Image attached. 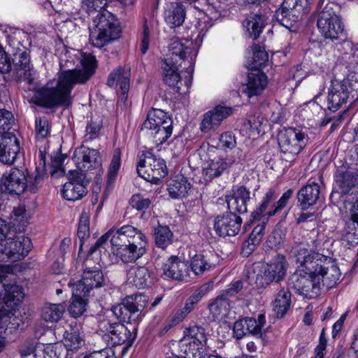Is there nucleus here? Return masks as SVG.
<instances>
[{
    "mask_svg": "<svg viewBox=\"0 0 358 358\" xmlns=\"http://www.w3.org/2000/svg\"><path fill=\"white\" fill-rule=\"evenodd\" d=\"M43 176L39 173L29 176L27 169L12 168L5 172L1 178V189L8 194L20 195L25 192L34 194Z\"/></svg>",
    "mask_w": 358,
    "mask_h": 358,
    "instance_id": "4",
    "label": "nucleus"
},
{
    "mask_svg": "<svg viewBox=\"0 0 358 358\" xmlns=\"http://www.w3.org/2000/svg\"><path fill=\"white\" fill-rule=\"evenodd\" d=\"M275 192L273 189H269L262 198V201L256 210L252 214L253 221L264 220L268 221V219H264L266 215V210L268 206L275 199Z\"/></svg>",
    "mask_w": 358,
    "mask_h": 358,
    "instance_id": "42",
    "label": "nucleus"
},
{
    "mask_svg": "<svg viewBox=\"0 0 358 358\" xmlns=\"http://www.w3.org/2000/svg\"><path fill=\"white\" fill-rule=\"evenodd\" d=\"M357 184L358 172L355 169L344 164L338 167L335 176V185L341 194H348Z\"/></svg>",
    "mask_w": 358,
    "mask_h": 358,
    "instance_id": "22",
    "label": "nucleus"
},
{
    "mask_svg": "<svg viewBox=\"0 0 358 358\" xmlns=\"http://www.w3.org/2000/svg\"><path fill=\"white\" fill-rule=\"evenodd\" d=\"M310 255L311 260L306 261L304 267L315 275L320 290L322 285L328 289L334 287L341 277L340 269L335 262L316 250L310 252Z\"/></svg>",
    "mask_w": 358,
    "mask_h": 358,
    "instance_id": "3",
    "label": "nucleus"
},
{
    "mask_svg": "<svg viewBox=\"0 0 358 358\" xmlns=\"http://www.w3.org/2000/svg\"><path fill=\"white\" fill-rule=\"evenodd\" d=\"M236 145L235 136L232 133L225 132L220 136L218 146L222 149H232Z\"/></svg>",
    "mask_w": 358,
    "mask_h": 358,
    "instance_id": "58",
    "label": "nucleus"
},
{
    "mask_svg": "<svg viewBox=\"0 0 358 358\" xmlns=\"http://www.w3.org/2000/svg\"><path fill=\"white\" fill-rule=\"evenodd\" d=\"M35 132L37 138H44L49 133L48 122L46 118L37 117L35 121Z\"/></svg>",
    "mask_w": 358,
    "mask_h": 358,
    "instance_id": "59",
    "label": "nucleus"
},
{
    "mask_svg": "<svg viewBox=\"0 0 358 358\" xmlns=\"http://www.w3.org/2000/svg\"><path fill=\"white\" fill-rule=\"evenodd\" d=\"M207 288L201 287L196 289L187 300L185 304V311L191 312L194 306L206 294Z\"/></svg>",
    "mask_w": 358,
    "mask_h": 358,
    "instance_id": "52",
    "label": "nucleus"
},
{
    "mask_svg": "<svg viewBox=\"0 0 358 358\" xmlns=\"http://www.w3.org/2000/svg\"><path fill=\"white\" fill-rule=\"evenodd\" d=\"M163 273L176 280H185L188 277V267L185 261L177 256L170 257L162 266Z\"/></svg>",
    "mask_w": 358,
    "mask_h": 358,
    "instance_id": "29",
    "label": "nucleus"
},
{
    "mask_svg": "<svg viewBox=\"0 0 358 358\" xmlns=\"http://www.w3.org/2000/svg\"><path fill=\"white\" fill-rule=\"evenodd\" d=\"M137 173L145 180L157 183L167 175L168 170L163 159L148 151L141 157L137 165Z\"/></svg>",
    "mask_w": 358,
    "mask_h": 358,
    "instance_id": "11",
    "label": "nucleus"
},
{
    "mask_svg": "<svg viewBox=\"0 0 358 358\" xmlns=\"http://www.w3.org/2000/svg\"><path fill=\"white\" fill-rule=\"evenodd\" d=\"M198 338L199 340L204 341V338H206V332L203 327L201 326H193L187 329V334L184 338Z\"/></svg>",
    "mask_w": 358,
    "mask_h": 358,
    "instance_id": "63",
    "label": "nucleus"
},
{
    "mask_svg": "<svg viewBox=\"0 0 358 358\" xmlns=\"http://www.w3.org/2000/svg\"><path fill=\"white\" fill-rule=\"evenodd\" d=\"M90 211L83 210L80 216L77 232L78 237L80 239V250L82 249L85 240L89 238L90 235Z\"/></svg>",
    "mask_w": 358,
    "mask_h": 358,
    "instance_id": "44",
    "label": "nucleus"
},
{
    "mask_svg": "<svg viewBox=\"0 0 358 358\" xmlns=\"http://www.w3.org/2000/svg\"><path fill=\"white\" fill-rule=\"evenodd\" d=\"M252 53L253 65L255 68H261L268 60L267 52L259 45L255 44L252 46Z\"/></svg>",
    "mask_w": 358,
    "mask_h": 358,
    "instance_id": "51",
    "label": "nucleus"
},
{
    "mask_svg": "<svg viewBox=\"0 0 358 358\" xmlns=\"http://www.w3.org/2000/svg\"><path fill=\"white\" fill-rule=\"evenodd\" d=\"M64 345L68 352L78 350L83 345V340L77 329L71 328L66 331L64 337Z\"/></svg>",
    "mask_w": 358,
    "mask_h": 358,
    "instance_id": "43",
    "label": "nucleus"
},
{
    "mask_svg": "<svg viewBox=\"0 0 358 358\" xmlns=\"http://www.w3.org/2000/svg\"><path fill=\"white\" fill-rule=\"evenodd\" d=\"M69 181L66 182L62 189L64 198L69 201H76L87 194V188L83 184V176L76 171H69Z\"/></svg>",
    "mask_w": 358,
    "mask_h": 358,
    "instance_id": "20",
    "label": "nucleus"
},
{
    "mask_svg": "<svg viewBox=\"0 0 358 358\" xmlns=\"http://www.w3.org/2000/svg\"><path fill=\"white\" fill-rule=\"evenodd\" d=\"M265 17L259 13L249 15L243 22V26L248 31L250 37L257 39L265 25Z\"/></svg>",
    "mask_w": 358,
    "mask_h": 358,
    "instance_id": "39",
    "label": "nucleus"
},
{
    "mask_svg": "<svg viewBox=\"0 0 358 358\" xmlns=\"http://www.w3.org/2000/svg\"><path fill=\"white\" fill-rule=\"evenodd\" d=\"M345 44L350 48L351 51L350 54H345V58L348 59V64L347 65V68L350 69H357L358 67V45H352V44L347 41L345 42Z\"/></svg>",
    "mask_w": 358,
    "mask_h": 358,
    "instance_id": "56",
    "label": "nucleus"
},
{
    "mask_svg": "<svg viewBox=\"0 0 358 358\" xmlns=\"http://www.w3.org/2000/svg\"><path fill=\"white\" fill-rule=\"evenodd\" d=\"M338 4L329 2L318 15L317 27L321 34L331 41L338 40L344 36V27L338 15Z\"/></svg>",
    "mask_w": 358,
    "mask_h": 358,
    "instance_id": "9",
    "label": "nucleus"
},
{
    "mask_svg": "<svg viewBox=\"0 0 358 358\" xmlns=\"http://www.w3.org/2000/svg\"><path fill=\"white\" fill-rule=\"evenodd\" d=\"M14 123V117L13 114L5 109H0V133H8L13 124Z\"/></svg>",
    "mask_w": 358,
    "mask_h": 358,
    "instance_id": "54",
    "label": "nucleus"
},
{
    "mask_svg": "<svg viewBox=\"0 0 358 358\" xmlns=\"http://www.w3.org/2000/svg\"><path fill=\"white\" fill-rule=\"evenodd\" d=\"M103 285V274L101 270L98 267L85 269L80 280L76 281L71 279L68 283L69 287L74 286L76 287H80L83 292L87 294L92 289L102 287Z\"/></svg>",
    "mask_w": 358,
    "mask_h": 358,
    "instance_id": "18",
    "label": "nucleus"
},
{
    "mask_svg": "<svg viewBox=\"0 0 358 358\" xmlns=\"http://www.w3.org/2000/svg\"><path fill=\"white\" fill-rule=\"evenodd\" d=\"M181 66L182 63H178V60L175 62L173 57H167L161 63L164 83L170 87L176 88L178 92H180L182 83L178 69Z\"/></svg>",
    "mask_w": 358,
    "mask_h": 358,
    "instance_id": "26",
    "label": "nucleus"
},
{
    "mask_svg": "<svg viewBox=\"0 0 358 358\" xmlns=\"http://www.w3.org/2000/svg\"><path fill=\"white\" fill-rule=\"evenodd\" d=\"M172 131V125L167 128L166 125H163L161 127L156 128V129L149 131V134L152 136L153 141L157 145H161L171 136Z\"/></svg>",
    "mask_w": 358,
    "mask_h": 358,
    "instance_id": "49",
    "label": "nucleus"
},
{
    "mask_svg": "<svg viewBox=\"0 0 358 358\" xmlns=\"http://www.w3.org/2000/svg\"><path fill=\"white\" fill-rule=\"evenodd\" d=\"M147 241L112 247L113 253L124 263L135 262L146 253Z\"/></svg>",
    "mask_w": 358,
    "mask_h": 358,
    "instance_id": "25",
    "label": "nucleus"
},
{
    "mask_svg": "<svg viewBox=\"0 0 358 358\" xmlns=\"http://www.w3.org/2000/svg\"><path fill=\"white\" fill-rule=\"evenodd\" d=\"M241 224L242 218L229 212L217 215L214 220L213 227L216 234L220 236H234L240 231Z\"/></svg>",
    "mask_w": 358,
    "mask_h": 358,
    "instance_id": "16",
    "label": "nucleus"
},
{
    "mask_svg": "<svg viewBox=\"0 0 358 358\" xmlns=\"http://www.w3.org/2000/svg\"><path fill=\"white\" fill-rule=\"evenodd\" d=\"M83 69L62 71L59 73L55 87L48 84L39 89L36 94V102L46 108L69 107L72 103L71 91L77 84L85 83L94 74L95 57L91 54L83 55L80 61Z\"/></svg>",
    "mask_w": 358,
    "mask_h": 358,
    "instance_id": "1",
    "label": "nucleus"
},
{
    "mask_svg": "<svg viewBox=\"0 0 358 358\" xmlns=\"http://www.w3.org/2000/svg\"><path fill=\"white\" fill-rule=\"evenodd\" d=\"M152 273L146 266H133L127 272V282L138 289H143L151 282Z\"/></svg>",
    "mask_w": 358,
    "mask_h": 358,
    "instance_id": "33",
    "label": "nucleus"
},
{
    "mask_svg": "<svg viewBox=\"0 0 358 358\" xmlns=\"http://www.w3.org/2000/svg\"><path fill=\"white\" fill-rule=\"evenodd\" d=\"M208 308L215 320H221L228 316L231 309V303L228 299L220 294L209 304Z\"/></svg>",
    "mask_w": 358,
    "mask_h": 358,
    "instance_id": "38",
    "label": "nucleus"
},
{
    "mask_svg": "<svg viewBox=\"0 0 358 358\" xmlns=\"http://www.w3.org/2000/svg\"><path fill=\"white\" fill-rule=\"evenodd\" d=\"M320 194V185L315 182H309L298 192L299 206L302 210H306L315 205L319 199Z\"/></svg>",
    "mask_w": 358,
    "mask_h": 358,
    "instance_id": "32",
    "label": "nucleus"
},
{
    "mask_svg": "<svg viewBox=\"0 0 358 358\" xmlns=\"http://www.w3.org/2000/svg\"><path fill=\"white\" fill-rule=\"evenodd\" d=\"M151 204L148 198H144L141 194H134L130 199V205L138 210H144Z\"/></svg>",
    "mask_w": 358,
    "mask_h": 358,
    "instance_id": "57",
    "label": "nucleus"
},
{
    "mask_svg": "<svg viewBox=\"0 0 358 358\" xmlns=\"http://www.w3.org/2000/svg\"><path fill=\"white\" fill-rule=\"evenodd\" d=\"M148 299L145 295L136 294L127 296L122 303L113 308L114 315L123 321L134 322L146 306Z\"/></svg>",
    "mask_w": 358,
    "mask_h": 358,
    "instance_id": "13",
    "label": "nucleus"
},
{
    "mask_svg": "<svg viewBox=\"0 0 358 358\" xmlns=\"http://www.w3.org/2000/svg\"><path fill=\"white\" fill-rule=\"evenodd\" d=\"M191 187L185 177L176 176L169 180L167 189L173 199H181L186 196Z\"/></svg>",
    "mask_w": 358,
    "mask_h": 358,
    "instance_id": "36",
    "label": "nucleus"
},
{
    "mask_svg": "<svg viewBox=\"0 0 358 358\" xmlns=\"http://www.w3.org/2000/svg\"><path fill=\"white\" fill-rule=\"evenodd\" d=\"M62 303H46L41 309V318L47 322H57L64 313Z\"/></svg>",
    "mask_w": 358,
    "mask_h": 358,
    "instance_id": "41",
    "label": "nucleus"
},
{
    "mask_svg": "<svg viewBox=\"0 0 358 358\" xmlns=\"http://www.w3.org/2000/svg\"><path fill=\"white\" fill-rule=\"evenodd\" d=\"M318 241L309 237L299 242H295L289 252L292 259L296 264V271L291 275L289 285L300 295L306 298L316 297L320 293L315 275L305 269L306 261L311 260L310 252L318 250Z\"/></svg>",
    "mask_w": 358,
    "mask_h": 358,
    "instance_id": "2",
    "label": "nucleus"
},
{
    "mask_svg": "<svg viewBox=\"0 0 358 358\" xmlns=\"http://www.w3.org/2000/svg\"><path fill=\"white\" fill-rule=\"evenodd\" d=\"M98 157L99 152L96 150L81 145L74 151L73 160L78 169L87 171L99 164Z\"/></svg>",
    "mask_w": 358,
    "mask_h": 358,
    "instance_id": "27",
    "label": "nucleus"
},
{
    "mask_svg": "<svg viewBox=\"0 0 358 358\" xmlns=\"http://www.w3.org/2000/svg\"><path fill=\"white\" fill-rule=\"evenodd\" d=\"M107 3V0H83L82 7L89 14L101 11Z\"/></svg>",
    "mask_w": 358,
    "mask_h": 358,
    "instance_id": "53",
    "label": "nucleus"
},
{
    "mask_svg": "<svg viewBox=\"0 0 358 358\" xmlns=\"http://www.w3.org/2000/svg\"><path fill=\"white\" fill-rule=\"evenodd\" d=\"M306 6L307 0H284L275 13L276 19L282 26L289 28L292 26V22L298 20Z\"/></svg>",
    "mask_w": 358,
    "mask_h": 358,
    "instance_id": "15",
    "label": "nucleus"
},
{
    "mask_svg": "<svg viewBox=\"0 0 358 358\" xmlns=\"http://www.w3.org/2000/svg\"><path fill=\"white\" fill-rule=\"evenodd\" d=\"M267 85L266 76L260 72H251L248 74V80L243 89L248 97L259 94Z\"/></svg>",
    "mask_w": 358,
    "mask_h": 358,
    "instance_id": "35",
    "label": "nucleus"
},
{
    "mask_svg": "<svg viewBox=\"0 0 358 358\" xmlns=\"http://www.w3.org/2000/svg\"><path fill=\"white\" fill-rule=\"evenodd\" d=\"M173 233L167 226L159 225L155 229V241L157 247L165 248L172 242Z\"/></svg>",
    "mask_w": 358,
    "mask_h": 358,
    "instance_id": "46",
    "label": "nucleus"
},
{
    "mask_svg": "<svg viewBox=\"0 0 358 358\" xmlns=\"http://www.w3.org/2000/svg\"><path fill=\"white\" fill-rule=\"evenodd\" d=\"M130 69L118 66L108 76L107 84L110 87H120L118 93H121V99L124 102L127 99V93L129 89Z\"/></svg>",
    "mask_w": 358,
    "mask_h": 358,
    "instance_id": "28",
    "label": "nucleus"
},
{
    "mask_svg": "<svg viewBox=\"0 0 358 358\" xmlns=\"http://www.w3.org/2000/svg\"><path fill=\"white\" fill-rule=\"evenodd\" d=\"M168 48L169 52L168 57H173L175 62L178 60V63L182 64L187 61L189 66H185L184 68L187 69L189 77L185 78L183 81L187 89H188L192 83V73L194 70V61L198 53L197 48L193 45L192 41L187 40L182 41L179 38L172 39Z\"/></svg>",
    "mask_w": 358,
    "mask_h": 358,
    "instance_id": "10",
    "label": "nucleus"
},
{
    "mask_svg": "<svg viewBox=\"0 0 358 358\" xmlns=\"http://www.w3.org/2000/svg\"><path fill=\"white\" fill-rule=\"evenodd\" d=\"M250 200V192L244 186L234 187L231 194L226 196L230 212L244 213L248 211V202Z\"/></svg>",
    "mask_w": 358,
    "mask_h": 358,
    "instance_id": "24",
    "label": "nucleus"
},
{
    "mask_svg": "<svg viewBox=\"0 0 358 358\" xmlns=\"http://www.w3.org/2000/svg\"><path fill=\"white\" fill-rule=\"evenodd\" d=\"M20 151L19 141L12 132L2 134L0 137V162L11 164Z\"/></svg>",
    "mask_w": 358,
    "mask_h": 358,
    "instance_id": "23",
    "label": "nucleus"
},
{
    "mask_svg": "<svg viewBox=\"0 0 358 358\" xmlns=\"http://www.w3.org/2000/svg\"><path fill=\"white\" fill-rule=\"evenodd\" d=\"M291 306V293L282 289L277 294L273 304V310L278 317H282Z\"/></svg>",
    "mask_w": 358,
    "mask_h": 358,
    "instance_id": "40",
    "label": "nucleus"
},
{
    "mask_svg": "<svg viewBox=\"0 0 358 358\" xmlns=\"http://www.w3.org/2000/svg\"><path fill=\"white\" fill-rule=\"evenodd\" d=\"M262 222L261 224H257L252 230V231L250 233L248 239L249 240V244L252 245H258L262 241L263 236H264V232L265 229L266 223L267 221L262 220Z\"/></svg>",
    "mask_w": 358,
    "mask_h": 358,
    "instance_id": "55",
    "label": "nucleus"
},
{
    "mask_svg": "<svg viewBox=\"0 0 358 358\" xmlns=\"http://www.w3.org/2000/svg\"><path fill=\"white\" fill-rule=\"evenodd\" d=\"M241 152L237 151L236 155L223 158H215L210 159L203 167V176L206 180H211L214 178L219 177L229 166L239 164L241 162Z\"/></svg>",
    "mask_w": 358,
    "mask_h": 358,
    "instance_id": "17",
    "label": "nucleus"
},
{
    "mask_svg": "<svg viewBox=\"0 0 358 358\" xmlns=\"http://www.w3.org/2000/svg\"><path fill=\"white\" fill-rule=\"evenodd\" d=\"M90 41L96 48L118 39L121 29L115 16L106 10L99 13L93 20V27L90 29Z\"/></svg>",
    "mask_w": 358,
    "mask_h": 358,
    "instance_id": "5",
    "label": "nucleus"
},
{
    "mask_svg": "<svg viewBox=\"0 0 358 358\" xmlns=\"http://www.w3.org/2000/svg\"><path fill=\"white\" fill-rule=\"evenodd\" d=\"M72 291L73 301L69 306V312L73 317H78L86 310V299L87 294L83 292L80 287H69Z\"/></svg>",
    "mask_w": 358,
    "mask_h": 358,
    "instance_id": "37",
    "label": "nucleus"
},
{
    "mask_svg": "<svg viewBox=\"0 0 358 358\" xmlns=\"http://www.w3.org/2000/svg\"><path fill=\"white\" fill-rule=\"evenodd\" d=\"M163 125H166V128L171 126V118L162 110L153 109L148 113L147 119L143 124L142 130L152 131Z\"/></svg>",
    "mask_w": 358,
    "mask_h": 358,
    "instance_id": "34",
    "label": "nucleus"
},
{
    "mask_svg": "<svg viewBox=\"0 0 358 358\" xmlns=\"http://www.w3.org/2000/svg\"><path fill=\"white\" fill-rule=\"evenodd\" d=\"M7 227H8L7 226ZM9 228L6 233V237L0 241H5L1 253L5 255L12 262H17L26 257L31 249V239L24 236H16L14 238L8 237Z\"/></svg>",
    "mask_w": 358,
    "mask_h": 358,
    "instance_id": "14",
    "label": "nucleus"
},
{
    "mask_svg": "<svg viewBox=\"0 0 358 358\" xmlns=\"http://www.w3.org/2000/svg\"><path fill=\"white\" fill-rule=\"evenodd\" d=\"M3 296H0V329L13 332L19 326L14 315V307L17 306L24 297L22 288L17 285H4Z\"/></svg>",
    "mask_w": 358,
    "mask_h": 358,
    "instance_id": "8",
    "label": "nucleus"
},
{
    "mask_svg": "<svg viewBox=\"0 0 358 358\" xmlns=\"http://www.w3.org/2000/svg\"><path fill=\"white\" fill-rule=\"evenodd\" d=\"M100 330L103 337L111 345H120L127 342L131 336L128 329L122 323L102 322Z\"/></svg>",
    "mask_w": 358,
    "mask_h": 358,
    "instance_id": "19",
    "label": "nucleus"
},
{
    "mask_svg": "<svg viewBox=\"0 0 358 358\" xmlns=\"http://www.w3.org/2000/svg\"><path fill=\"white\" fill-rule=\"evenodd\" d=\"M25 217L26 210L24 207L20 206L13 209L12 219L15 222V224H17L19 228L23 227L27 223L24 220Z\"/></svg>",
    "mask_w": 358,
    "mask_h": 358,
    "instance_id": "61",
    "label": "nucleus"
},
{
    "mask_svg": "<svg viewBox=\"0 0 358 358\" xmlns=\"http://www.w3.org/2000/svg\"><path fill=\"white\" fill-rule=\"evenodd\" d=\"M151 37V30L149 28L145 20L143 27V32L141 41V52L143 55L145 54L149 48Z\"/></svg>",
    "mask_w": 358,
    "mask_h": 358,
    "instance_id": "60",
    "label": "nucleus"
},
{
    "mask_svg": "<svg viewBox=\"0 0 358 358\" xmlns=\"http://www.w3.org/2000/svg\"><path fill=\"white\" fill-rule=\"evenodd\" d=\"M121 152L119 148H115L113 152L112 159L108 171V183L110 184L115 179L120 168Z\"/></svg>",
    "mask_w": 358,
    "mask_h": 358,
    "instance_id": "48",
    "label": "nucleus"
},
{
    "mask_svg": "<svg viewBox=\"0 0 358 358\" xmlns=\"http://www.w3.org/2000/svg\"><path fill=\"white\" fill-rule=\"evenodd\" d=\"M231 113L232 109L229 107L223 106H215L203 115L200 124V130L203 133H209L215 131Z\"/></svg>",
    "mask_w": 358,
    "mask_h": 358,
    "instance_id": "21",
    "label": "nucleus"
},
{
    "mask_svg": "<svg viewBox=\"0 0 358 358\" xmlns=\"http://www.w3.org/2000/svg\"><path fill=\"white\" fill-rule=\"evenodd\" d=\"M286 270L287 263L285 258L282 255H278L269 264H267L262 278L266 284L273 281L279 282L285 275Z\"/></svg>",
    "mask_w": 358,
    "mask_h": 358,
    "instance_id": "30",
    "label": "nucleus"
},
{
    "mask_svg": "<svg viewBox=\"0 0 358 358\" xmlns=\"http://www.w3.org/2000/svg\"><path fill=\"white\" fill-rule=\"evenodd\" d=\"M186 8L182 2L174 1L166 3L164 19L171 28L180 27L185 21Z\"/></svg>",
    "mask_w": 358,
    "mask_h": 358,
    "instance_id": "31",
    "label": "nucleus"
},
{
    "mask_svg": "<svg viewBox=\"0 0 358 358\" xmlns=\"http://www.w3.org/2000/svg\"><path fill=\"white\" fill-rule=\"evenodd\" d=\"M110 239L111 247L124 246L127 244L137 243L147 241L145 236L131 225H124L120 228L113 227L101 236L90 248L88 255H92L96 252H101L105 244Z\"/></svg>",
    "mask_w": 358,
    "mask_h": 358,
    "instance_id": "6",
    "label": "nucleus"
},
{
    "mask_svg": "<svg viewBox=\"0 0 358 358\" xmlns=\"http://www.w3.org/2000/svg\"><path fill=\"white\" fill-rule=\"evenodd\" d=\"M190 266L194 274L200 275L210 270L213 264L207 256L203 254H196L192 258Z\"/></svg>",
    "mask_w": 358,
    "mask_h": 358,
    "instance_id": "45",
    "label": "nucleus"
},
{
    "mask_svg": "<svg viewBox=\"0 0 358 358\" xmlns=\"http://www.w3.org/2000/svg\"><path fill=\"white\" fill-rule=\"evenodd\" d=\"M346 232L343 235L344 239L351 245L358 243V227L357 225H351V228L346 223Z\"/></svg>",
    "mask_w": 358,
    "mask_h": 358,
    "instance_id": "62",
    "label": "nucleus"
},
{
    "mask_svg": "<svg viewBox=\"0 0 358 358\" xmlns=\"http://www.w3.org/2000/svg\"><path fill=\"white\" fill-rule=\"evenodd\" d=\"M292 194L293 190H287L280 198V199L266 213V215L265 216L264 219H268L270 217L275 215L277 213L282 210L286 206Z\"/></svg>",
    "mask_w": 358,
    "mask_h": 358,
    "instance_id": "50",
    "label": "nucleus"
},
{
    "mask_svg": "<svg viewBox=\"0 0 358 358\" xmlns=\"http://www.w3.org/2000/svg\"><path fill=\"white\" fill-rule=\"evenodd\" d=\"M358 99V73L355 71L348 74L343 80L331 81L327 97V108L332 111L337 110L348 99Z\"/></svg>",
    "mask_w": 358,
    "mask_h": 358,
    "instance_id": "7",
    "label": "nucleus"
},
{
    "mask_svg": "<svg viewBox=\"0 0 358 358\" xmlns=\"http://www.w3.org/2000/svg\"><path fill=\"white\" fill-rule=\"evenodd\" d=\"M245 320L248 334H251L257 338H262V328L266 322L264 315H259L257 319L245 317Z\"/></svg>",
    "mask_w": 358,
    "mask_h": 358,
    "instance_id": "47",
    "label": "nucleus"
},
{
    "mask_svg": "<svg viewBox=\"0 0 358 358\" xmlns=\"http://www.w3.org/2000/svg\"><path fill=\"white\" fill-rule=\"evenodd\" d=\"M308 141V135L301 129L294 127L286 129L278 139L279 146L285 155V159L291 161L298 155L306 147Z\"/></svg>",
    "mask_w": 358,
    "mask_h": 358,
    "instance_id": "12",
    "label": "nucleus"
},
{
    "mask_svg": "<svg viewBox=\"0 0 358 358\" xmlns=\"http://www.w3.org/2000/svg\"><path fill=\"white\" fill-rule=\"evenodd\" d=\"M243 289V281L236 280L230 283L221 294L225 298L233 296Z\"/></svg>",
    "mask_w": 358,
    "mask_h": 358,
    "instance_id": "64",
    "label": "nucleus"
}]
</instances>
